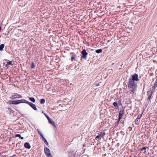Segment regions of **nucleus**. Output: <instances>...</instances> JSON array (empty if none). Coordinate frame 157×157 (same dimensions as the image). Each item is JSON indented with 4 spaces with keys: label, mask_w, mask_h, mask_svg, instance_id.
Wrapping results in <instances>:
<instances>
[{
    "label": "nucleus",
    "mask_w": 157,
    "mask_h": 157,
    "mask_svg": "<svg viewBox=\"0 0 157 157\" xmlns=\"http://www.w3.org/2000/svg\"><path fill=\"white\" fill-rule=\"evenodd\" d=\"M81 53L82 54L81 57V59L86 60L87 58L88 53L86 52V50L85 49H83L81 51Z\"/></svg>",
    "instance_id": "obj_2"
},
{
    "label": "nucleus",
    "mask_w": 157,
    "mask_h": 157,
    "mask_svg": "<svg viewBox=\"0 0 157 157\" xmlns=\"http://www.w3.org/2000/svg\"><path fill=\"white\" fill-rule=\"evenodd\" d=\"M140 77H138L137 74L135 73L133 75H131L128 79V88L130 89V91H132L133 93L136 91L137 89V83L140 81Z\"/></svg>",
    "instance_id": "obj_1"
},
{
    "label": "nucleus",
    "mask_w": 157,
    "mask_h": 157,
    "mask_svg": "<svg viewBox=\"0 0 157 157\" xmlns=\"http://www.w3.org/2000/svg\"><path fill=\"white\" fill-rule=\"evenodd\" d=\"M28 104L35 111L37 110V109L36 108V105L35 104L29 101L28 102Z\"/></svg>",
    "instance_id": "obj_5"
},
{
    "label": "nucleus",
    "mask_w": 157,
    "mask_h": 157,
    "mask_svg": "<svg viewBox=\"0 0 157 157\" xmlns=\"http://www.w3.org/2000/svg\"><path fill=\"white\" fill-rule=\"evenodd\" d=\"M110 40H108L107 41V43H109V42H110Z\"/></svg>",
    "instance_id": "obj_35"
},
{
    "label": "nucleus",
    "mask_w": 157,
    "mask_h": 157,
    "mask_svg": "<svg viewBox=\"0 0 157 157\" xmlns=\"http://www.w3.org/2000/svg\"><path fill=\"white\" fill-rule=\"evenodd\" d=\"M100 83H101V82H99L98 83H96L95 84V86H99Z\"/></svg>",
    "instance_id": "obj_28"
},
{
    "label": "nucleus",
    "mask_w": 157,
    "mask_h": 157,
    "mask_svg": "<svg viewBox=\"0 0 157 157\" xmlns=\"http://www.w3.org/2000/svg\"><path fill=\"white\" fill-rule=\"evenodd\" d=\"M19 104V100H13V104L18 105V104Z\"/></svg>",
    "instance_id": "obj_21"
},
{
    "label": "nucleus",
    "mask_w": 157,
    "mask_h": 157,
    "mask_svg": "<svg viewBox=\"0 0 157 157\" xmlns=\"http://www.w3.org/2000/svg\"><path fill=\"white\" fill-rule=\"evenodd\" d=\"M16 155L15 154L13 155V156H10V157H15Z\"/></svg>",
    "instance_id": "obj_31"
},
{
    "label": "nucleus",
    "mask_w": 157,
    "mask_h": 157,
    "mask_svg": "<svg viewBox=\"0 0 157 157\" xmlns=\"http://www.w3.org/2000/svg\"><path fill=\"white\" fill-rule=\"evenodd\" d=\"M113 105L115 107V109H118L119 108V106L118 105V103L117 102L115 101L114 102L113 104Z\"/></svg>",
    "instance_id": "obj_14"
},
{
    "label": "nucleus",
    "mask_w": 157,
    "mask_h": 157,
    "mask_svg": "<svg viewBox=\"0 0 157 157\" xmlns=\"http://www.w3.org/2000/svg\"><path fill=\"white\" fill-rule=\"evenodd\" d=\"M13 101H9V103L10 104H13Z\"/></svg>",
    "instance_id": "obj_27"
},
{
    "label": "nucleus",
    "mask_w": 157,
    "mask_h": 157,
    "mask_svg": "<svg viewBox=\"0 0 157 157\" xmlns=\"http://www.w3.org/2000/svg\"><path fill=\"white\" fill-rule=\"evenodd\" d=\"M150 92V91H147V93H149V92Z\"/></svg>",
    "instance_id": "obj_39"
},
{
    "label": "nucleus",
    "mask_w": 157,
    "mask_h": 157,
    "mask_svg": "<svg viewBox=\"0 0 157 157\" xmlns=\"http://www.w3.org/2000/svg\"><path fill=\"white\" fill-rule=\"evenodd\" d=\"M70 54H72L71 57V60L72 61H73L74 60H76V54L74 53L73 52H71Z\"/></svg>",
    "instance_id": "obj_9"
},
{
    "label": "nucleus",
    "mask_w": 157,
    "mask_h": 157,
    "mask_svg": "<svg viewBox=\"0 0 157 157\" xmlns=\"http://www.w3.org/2000/svg\"><path fill=\"white\" fill-rule=\"evenodd\" d=\"M45 102V100L44 98L41 99L40 100V103L41 104H43Z\"/></svg>",
    "instance_id": "obj_20"
},
{
    "label": "nucleus",
    "mask_w": 157,
    "mask_h": 157,
    "mask_svg": "<svg viewBox=\"0 0 157 157\" xmlns=\"http://www.w3.org/2000/svg\"><path fill=\"white\" fill-rule=\"evenodd\" d=\"M43 140L44 141V143L47 145V146H48V145H49V144L48 143L47 140H46L44 138V139H43Z\"/></svg>",
    "instance_id": "obj_22"
},
{
    "label": "nucleus",
    "mask_w": 157,
    "mask_h": 157,
    "mask_svg": "<svg viewBox=\"0 0 157 157\" xmlns=\"http://www.w3.org/2000/svg\"><path fill=\"white\" fill-rule=\"evenodd\" d=\"M105 133L104 132H100V134L97 135L96 137V139H100L101 138L103 137L105 135Z\"/></svg>",
    "instance_id": "obj_6"
},
{
    "label": "nucleus",
    "mask_w": 157,
    "mask_h": 157,
    "mask_svg": "<svg viewBox=\"0 0 157 157\" xmlns=\"http://www.w3.org/2000/svg\"><path fill=\"white\" fill-rule=\"evenodd\" d=\"M4 60H6L7 61V62L6 64L5 65V66L6 67H9L8 65H12L13 64H12V63H13L12 61H9L8 60H7V59H5Z\"/></svg>",
    "instance_id": "obj_11"
},
{
    "label": "nucleus",
    "mask_w": 157,
    "mask_h": 157,
    "mask_svg": "<svg viewBox=\"0 0 157 157\" xmlns=\"http://www.w3.org/2000/svg\"><path fill=\"white\" fill-rule=\"evenodd\" d=\"M142 116V115H141V114H139L137 117V119H140V118Z\"/></svg>",
    "instance_id": "obj_26"
},
{
    "label": "nucleus",
    "mask_w": 157,
    "mask_h": 157,
    "mask_svg": "<svg viewBox=\"0 0 157 157\" xmlns=\"http://www.w3.org/2000/svg\"><path fill=\"white\" fill-rule=\"evenodd\" d=\"M7 156L6 155H5L4 156H3V157H6Z\"/></svg>",
    "instance_id": "obj_38"
},
{
    "label": "nucleus",
    "mask_w": 157,
    "mask_h": 157,
    "mask_svg": "<svg viewBox=\"0 0 157 157\" xmlns=\"http://www.w3.org/2000/svg\"><path fill=\"white\" fill-rule=\"evenodd\" d=\"M147 149L148 150V147H143L142 148H140V150L141 151H143L144 150V154H145V153L146 152V150Z\"/></svg>",
    "instance_id": "obj_12"
},
{
    "label": "nucleus",
    "mask_w": 157,
    "mask_h": 157,
    "mask_svg": "<svg viewBox=\"0 0 157 157\" xmlns=\"http://www.w3.org/2000/svg\"><path fill=\"white\" fill-rule=\"evenodd\" d=\"M19 104L21 103H25L28 104V102H29V101H27L25 99H22L21 100H18Z\"/></svg>",
    "instance_id": "obj_13"
},
{
    "label": "nucleus",
    "mask_w": 157,
    "mask_h": 157,
    "mask_svg": "<svg viewBox=\"0 0 157 157\" xmlns=\"http://www.w3.org/2000/svg\"><path fill=\"white\" fill-rule=\"evenodd\" d=\"M8 33H9L10 31H8Z\"/></svg>",
    "instance_id": "obj_40"
},
{
    "label": "nucleus",
    "mask_w": 157,
    "mask_h": 157,
    "mask_svg": "<svg viewBox=\"0 0 157 157\" xmlns=\"http://www.w3.org/2000/svg\"><path fill=\"white\" fill-rule=\"evenodd\" d=\"M134 157H137L136 156H135Z\"/></svg>",
    "instance_id": "obj_41"
},
{
    "label": "nucleus",
    "mask_w": 157,
    "mask_h": 157,
    "mask_svg": "<svg viewBox=\"0 0 157 157\" xmlns=\"http://www.w3.org/2000/svg\"><path fill=\"white\" fill-rule=\"evenodd\" d=\"M120 105H122L121 103L120 104Z\"/></svg>",
    "instance_id": "obj_42"
},
{
    "label": "nucleus",
    "mask_w": 157,
    "mask_h": 157,
    "mask_svg": "<svg viewBox=\"0 0 157 157\" xmlns=\"http://www.w3.org/2000/svg\"><path fill=\"white\" fill-rule=\"evenodd\" d=\"M120 120H121V119H119V117H118V121H117V123H119V121H120Z\"/></svg>",
    "instance_id": "obj_30"
},
{
    "label": "nucleus",
    "mask_w": 157,
    "mask_h": 157,
    "mask_svg": "<svg viewBox=\"0 0 157 157\" xmlns=\"http://www.w3.org/2000/svg\"><path fill=\"white\" fill-rule=\"evenodd\" d=\"M8 109H9V110H10L11 111H12V110L11 109V108H9Z\"/></svg>",
    "instance_id": "obj_36"
},
{
    "label": "nucleus",
    "mask_w": 157,
    "mask_h": 157,
    "mask_svg": "<svg viewBox=\"0 0 157 157\" xmlns=\"http://www.w3.org/2000/svg\"><path fill=\"white\" fill-rule=\"evenodd\" d=\"M44 151L47 156H49L51 154L50 150L47 147H45L44 148Z\"/></svg>",
    "instance_id": "obj_7"
},
{
    "label": "nucleus",
    "mask_w": 157,
    "mask_h": 157,
    "mask_svg": "<svg viewBox=\"0 0 157 157\" xmlns=\"http://www.w3.org/2000/svg\"><path fill=\"white\" fill-rule=\"evenodd\" d=\"M47 156V157H52L51 154H50V155H49V156Z\"/></svg>",
    "instance_id": "obj_32"
},
{
    "label": "nucleus",
    "mask_w": 157,
    "mask_h": 157,
    "mask_svg": "<svg viewBox=\"0 0 157 157\" xmlns=\"http://www.w3.org/2000/svg\"><path fill=\"white\" fill-rule=\"evenodd\" d=\"M29 100L32 102L34 103L35 102V99L33 97H29Z\"/></svg>",
    "instance_id": "obj_18"
},
{
    "label": "nucleus",
    "mask_w": 157,
    "mask_h": 157,
    "mask_svg": "<svg viewBox=\"0 0 157 157\" xmlns=\"http://www.w3.org/2000/svg\"><path fill=\"white\" fill-rule=\"evenodd\" d=\"M155 90H152V91L151 92L150 94L148 96V98H147V99L148 100H150L151 98V97L152 96V94L154 92Z\"/></svg>",
    "instance_id": "obj_16"
},
{
    "label": "nucleus",
    "mask_w": 157,
    "mask_h": 157,
    "mask_svg": "<svg viewBox=\"0 0 157 157\" xmlns=\"http://www.w3.org/2000/svg\"><path fill=\"white\" fill-rule=\"evenodd\" d=\"M35 66L34 63L33 62L31 65V67L32 68H35Z\"/></svg>",
    "instance_id": "obj_23"
},
{
    "label": "nucleus",
    "mask_w": 157,
    "mask_h": 157,
    "mask_svg": "<svg viewBox=\"0 0 157 157\" xmlns=\"http://www.w3.org/2000/svg\"><path fill=\"white\" fill-rule=\"evenodd\" d=\"M124 109H122L119 112L118 117H119V119H121L122 118V116L124 114Z\"/></svg>",
    "instance_id": "obj_8"
},
{
    "label": "nucleus",
    "mask_w": 157,
    "mask_h": 157,
    "mask_svg": "<svg viewBox=\"0 0 157 157\" xmlns=\"http://www.w3.org/2000/svg\"><path fill=\"white\" fill-rule=\"evenodd\" d=\"M40 136L41 137L42 140L45 138L44 137V136H43L42 134L41 135H40Z\"/></svg>",
    "instance_id": "obj_29"
},
{
    "label": "nucleus",
    "mask_w": 157,
    "mask_h": 157,
    "mask_svg": "<svg viewBox=\"0 0 157 157\" xmlns=\"http://www.w3.org/2000/svg\"><path fill=\"white\" fill-rule=\"evenodd\" d=\"M20 144V143L19 142L18 143H17V145H18V144Z\"/></svg>",
    "instance_id": "obj_37"
},
{
    "label": "nucleus",
    "mask_w": 157,
    "mask_h": 157,
    "mask_svg": "<svg viewBox=\"0 0 157 157\" xmlns=\"http://www.w3.org/2000/svg\"><path fill=\"white\" fill-rule=\"evenodd\" d=\"M44 114L47 118L50 123L53 126L56 127L54 121L52 120L46 113H44Z\"/></svg>",
    "instance_id": "obj_3"
},
{
    "label": "nucleus",
    "mask_w": 157,
    "mask_h": 157,
    "mask_svg": "<svg viewBox=\"0 0 157 157\" xmlns=\"http://www.w3.org/2000/svg\"><path fill=\"white\" fill-rule=\"evenodd\" d=\"M37 132L38 134H39L40 136L42 134L40 132L38 129H37Z\"/></svg>",
    "instance_id": "obj_25"
},
{
    "label": "nucleus",
    "mask_w": 157,
    "mask_h": 157,
    "mask_svg": "<svg viewBox=\"0 0 157 157\" xmlns=\"http://www.w3.org/2000/svg\"><path fill=\"white\" fill-rule=\"evenodd\" d=\"M21 138V140H23L24 139V137H21V138Z\"/></svg>",
    "instance_id": "obj_34"
},
{
    "label": "nucleus",
    "mask_w": 157,
    "mask_h": 157,
    "mask_svg": "<svg viewBox=\"0 0 157 157\" xmlns=\"http://www.w3.org/2000/svg\"><path fill=\"white\" fill-rule=\"evenodd\" d=\"M157 86V79L156 80L154 84V86L152 87V90H155V89Z\"/></svg>",
    "instance_id": "obj_15"
},
{
    "label": "nucleus",
    "mask_w": 157,
    "mask_h": 157,
    "mask_svg": "<svg viewBox=\"0 0 157 157\" xmlns=\"http://www.w3.org/2000/svg\"><path fill=\"white\" fill-rule=\"evenodd\" d=\"M102 52V49H100L97 50H96L95 51V52L99 54L101 53Z\"/></svg>",
    "instance_id": "obj_17"
},
{
    "label": "nucleus",
    "mask_w": 157,
    "mask_h": 157,
    "mask_svg": "<svg viewBox=\"0 0 157 157\" xmlns=\"http://www.w3.org/2000/svg\"><path fill=\"white\" fill-rule=\"evenodd\" d=\"M5 46L4 44H2L0 45V51H2L3 50V48Z\"/></svg>",
    "instance_id": "obj_19"
},
{
    "label": "nucleus",
    "mask_w": 157,
    "mask_h": 157,
    "mask_svg": "<svg viewBox=\"0 0 157 157\" xmlns=\"http://www.w3.org/2000/svg\"><path fill=\"white\" fill-rule=\"evenodd\" d=\"M22 98V96L21 95L17 94V93H14V94L12 95V97H11L12 99L20 98Z\"/></svg>",
    "instance_id": "obj_4"
},
{
    "label": "nucleus",
    "mask_w": 157,
    "mask_h": 157,
    "mask_svg": "<svg viewBox=\"0 0 157 157\" xmlns=\"http://www.w3.org/2000/svg\"><path fill=\"white\" fill-rule=\"evenodd\" d=\"M21 135L20 134H16L15 136V137H14V138H16L17 137H19L20 138H21Z\"/></svg>",
    "instance_id": "obj_24"
},
{
    "label": "nucleus",
    "mask_w": 157,
    "mask_h": 157,
    "mask_svg": "<svg viewBox=\"0 0 157 157\" xmlns=\"http://www.w3.org/2000/svg\"><path fill=\"white\" fill-rule=\"evenodd\" d=\"M138 119H137V118H136V119L135 120V121L136 122H137V121H138Z\"/></svg>",
    "instance_id": "obj_33"
},
{
    "label": "nucleus",
    "mask_w": 157,
    "mask_h": 157,
    "mask_svg": "<svg viewBox=\"0 0 157 157\" xmlns=\"http://www.w3.org/2000/svg\"><path fill=\"white\" fill-rule=\"evenodd\" d=\"M24 146L25 148L28 149H30L31 147V146L29 143L27 142H25V143H24Z\"/></svg>",
    "instance_id": "obj_10"
}]
</instances>
